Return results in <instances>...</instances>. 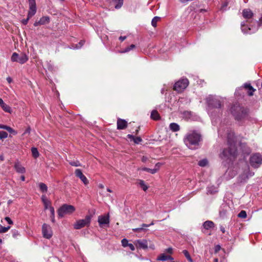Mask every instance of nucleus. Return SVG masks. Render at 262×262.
<instances>
[{
    "label": "nucleus",
    "mask_w": 262,
    "mask_h": 262,
    "mask_svg": "<svg viewBox=\"0 0 262 262\" xmlns=\"http://www.w3.org/2000/svg\"><path fill=\"white\" fill-rule=\"evenodd\" d=\"M228 147L223 149L222 152L220 154V157L224 159H235L237 155V148L235 142L232 138L228 135Z\"/></svg>",
    "instance_id": "obj_1"
},
{
    "label": "nucleus",
    "mask_w": 262,
    "mask_h": 262,
    "mask_svg": "<svg viewBox=\"0 0 262 262\" xmlns=\"http://www.w3.org/2000/svg\"><path fill=\"white\" fill-rule=\"evenodd\" d=\"M230 112L234 118L237 121H241L246 118L248 115L247 108L241 106L236 103L232 104L230 108Z\"/></svg>",
    "instance_id": "obj_2"
},
{
    "label": "nucleus",
    "mask_w": 262,
    "mask_h": 262,
    "mask_svg": "<svg viewBox=\"0 0 262 262\" xmlns=\"http://www.w3.org/2000/svg\"><path fill=\"white\" fill-rule=\"evenodd\" d=\"M201 140V135L195 131H190L185 136L184 141L190 148L198 145Z\"/></svg>",
    "instance_id": "obj_3"
},
{
    "label": "nucleus",
    "mask_w": 262,
    "mask_h": 262,
    "mask_svg": "<svg viewBox=\"0 0 262 262\" xmlns=\"http://www.w3.org/2000/svg\"><path fill=\"white\" fill-rule=\"evenodd\" d=\"M243 16L246 19L245 26L244 28L246 30H248V27H253V25L251 24H254V20L252 18L254 14L252 11L249 9H245L243 10Z\"/></svg>",
    "instance_id": "obj_4"
},
{
    "label": "nucleus",
    "mask_w": 262,
    "mask_h": 262,
    "mask_svg": "<svg viewBox=\"0 0 262 262\" xmlns=\"http://www.w3.org/2000/svg\"><path fill=\"white\" fill-rule=\"evenodd\" d=\"M254 24L256 26L254 27L253 26V27L251 28L250 27H248V30H246V29L244 28L245 23V22H242L241 23V29L242 32L245 34H252L258 30V27L260 26H262V16L259 19V21L254 20Z\"/></svg>",
    "instance_id": "obj_5"
},
{
    "label": "nucleus",
    "mask_w": 262,
    "mask_h": 262,
    "mask_svg": "<svg viewBox=\"0 0 262 262\" xmlns=\"http://www.w3.org/2000/svg\"><path fill=\"white\" fill-rule=\"evenodd\" d=\"M29 5V11L28 13L27 18L22 20L21 22L24 25H27L29 20L36 12V4L35 0H28Z\"/></svg>",
    "instance_id": "obj_6"
},
{
    "label": "nucleus",
    "mask_w": 262,
    "mask_h": 262,
    "mask_svg": "<svg viewBox=\"0 0 262 262\" xmlns=\"http://www.w3.org/2000/svg\"><path fill=\"white\" fill-rule=\"evenodd\" d=\"M75 210V207L71 205L64 204L58 210V215L62 217L66 214H70Z\"/></svg>",
    "instance_id": "obj_7"
},
{
    "label": "nucleus",
    "mask_w": 262,
    "mask_h": 262,
    "mask_svg": "<svg viewBox=\"0 0 262 262\" xmlns=\"http://www.w3.org/2000/svg\"><path fill=\"white\" fill-rule=\"evenodd\" d=\"M92 217V215H87L85 219L77 221L74 225V228L80 229L85 226H89L90 224Z\"/></svg>",
    "instance_id": "obj_8"
},
{
    "label": "nucleus",
    "mask_w": 262,
    "mask_h": 262,
    "mask_svg": "<svg viewBox=\"0 0 262 262\" xmlns=\"http://www.w3.org/2000/svg\"><path fill=\"white\" fill-rule=\"evenodd\" d=\"M189 81L186 78L180 79L176 82L173 86V90L178 93L182 92L188 85Z\"/></svg>",
    "instance_id": "obj_9"
},
{
    "label": "nucleus",
    "mask_w": 262,
    "mask_h": 262,
    "mask_svg": "<svg viewBox=\"0 0 262 262\" xmlns=\"http://www.w3.org/2000/svg\"><path fill=\"white\" fill-rule=\"evenodd\" d=\"M262 163V156L259 154H255L250 158V164L254 168H258Z\"/></svg>",
    "instance_id": "obj_10"
},
{
    "label": "nucleus",
    "mask_w": 262,
    "mask_h": 262,
    "mask_svg": "<svg viewBox=\"0 0 262 262\" xmlns=\"http://www.w3.org/2000/svg\"><path fill=\"white\" fill-rule=\"evenodd\" d=\"M11 59L13 62H17L20 64H23L27 62L28 58L26 54L21 53L18 54L15 52L12 54Z\"/></svg>",
    "instance_id": "obj_11"
},
{
    "label": "nucleus",
    "mask_w": 262,
    "mask_h": 262,
    "mask_svg": "<svg viewBox=\"0 0 262 262\" xmlns=\"http://www.w3.org/2000/svg\"><path fill=\"white\" fill-rule=\"evenodd\" d=\"M42 233L43 236L47 239H50L52 236V232L50 226L46 224H43L42 226Z\"/></svg>",
    "instance_id": "obj_12"
},
{
    "label": "nucleus",
    "mask_w": 262,
    "mask_h": 262,
    "mask_svg": "<svg viewBox=\"0 0 262 262\" xmlns=\"http://www.w3.org/2000/svg\"><path fill=\"white\" fill-rule=\"evenodd\" d=\"M109 214L106 215H100L98 216V222L99 225L101 227H102L105 225H108L110 223Z\"/></svg>",
    "instance_id": "obj_13"
},
{
    "label": "nucleus",
    "mask_w": 262,
    "mask_h": 262,
    "mask_svg": "<svg viewBox=\"0 0 262 262\" xmlns=\"http://www.w3.org/2000/svg\"><path fill=\"white\" fill-rule=\"evenodd\" d=\"M137 248L146 249L148 248L147 241L146 239H138L134 242Z\"/></svg>",
    "instance_id": "obj_14"
},
{
    "label": "nucleus",
    "mask_w": 262,
    "mask_h": 262,
    "mask_svg": "<svg viewBox=\"0 0 262 262\" xmlns=\"http://www.w3.org/2000/svg\"><path fill=\"white\" fill-rule=\"evenodd\" d=\"M208 104L209 106L213 108H221L222 103L220 100L212 98L208 100Z\"/></svg>",
    "instance_id": "obj_15"
},
{
    "label": "nucleus",
    "mask_w": 262,
    "mask_h": 262,
    "mask_svg": "<svg viewBox=\"0 0 262 262\" xmlns=\"http://www.w3.org/2000/svg\"><path fill=\"white\" fill-rule=\"evenodd\" d=\"M75 175L77 177L79 178L84 183V185H87L89 183V181L85 176H84L79 169H77L75 171Z\"/></svg>",
    "instance_id": "obj_16"
},
{
    "label": "nucleus",
    "mask_w": 262,
    "mask_h": 262,
    "mask_svg": "<svg viewBox=\"0 0 262 262\" xmlns=\"http://www.w3.org/2000/svg\"><path fill=\"white\" fill-rule=\"evenodd\" d=\"M14 167L16 171L18 173H24L26 172L25 168L21 165L18 160L15 162Z\"/></svg>",
    "instance_id": "obj_17"
},
{
    "label": "nucleus",
    "mask_w": 262,
    "mask_h": 262,
    "mask_svg": "<svg viewBox=\"0 0 262 262\" xmlns=\"http://www.w3.org/2000/svg\"><path fill=\"white\" fill-rule=\"evenodd\" d=\"M117 129H124L127 127V122L126 120L122 119H118L117 120Z\"/></svg>",
    "instance_id": "obj_18"
},
{
    "label": "nucleus",
    "mask_w": 262,
    "mask_h": 262,
    "mask_svg": "<svg viewBox=\"0 0 262 262\" xmlns=\"http://www.w3.org/2000/svg\"><path fill=\"white\" fill-rule=\"evenodd\" d=\"M154 224V223L153 222H152L149 224H143L141 225V227L133 229V230L136 232H145L147 230L144 228L148 227L150 226L151 225H153Z\"/></svg>",
    "instance_id": "obj_19"
},
{
    "label": "nucleus",
    "mask_w": 262,
    "mask_h": 262,
    "mask_svg": "<svg viewBox=\"0 0 262 262\" xmlns=\"http://www.w3.org/2000/svg\"><path fill=\"white\" fill-rule=\"evenodd\" d=\"M41 200L43 204L45 209H49V207L51 206V202L49 201L46 195H42L41 196Z\"/></svg>",
    "instance_id": "obj_20"
},
{
    "label": "nucleus",
    "mask_w": 262,
    "mask_h": 262,
    "mask_svg": "<svg viewBox=\"0 0 262 262\" xmlns=\"http://www.w3.org/2000/svg\"><path fill=\"white\" fill-rule=\"evenodd\" d=\"M244 87L248 90V95L251 96L253 95V93L255 91L254 89L250 83H246L244 84Z\"/></svg>",
    "instance_id": "obj_21"
},
{
    "label": "nucleus",
    "mask_w": 262,
    "mask_h": 262,
    "mask_svg": "<svg viewBox=\"0 0 262 262\" xmlns=\"http://www.w3.org/2000/svg\"><path fill=\"white\" fill-rule=\"evenodd\" d=\"M0 106L2 107L3 110L8 113H10L11 111V107L4 103V101L2 98H0Z\"/></svg>",
    "instance_id": "obj_22"
},
{
    "label": "nucleus",
    "mask_w": 262,
    "mask_h": 262,
    "mask_svg": "<svg viewBox=\"0 0 262 262\" xmlns=\"http://www.w3.org/2000/svg\"><path fill=\"white\" fill-rule=\"evenodd\" d=\"M214 227V224L211 221H207L203 224V227L207 230L212 228Z\"/></svg>",
    "instance_id": "obj_23"
},
{
    "label": "nucleus",
    "mask_w": 262,
    "mask_h": 262,
    "mask_svg": "<svg viewBox=\"0 0 262 262\" xmlns=\"http://www.w3.org/2000/svg\"><path fill=\"white\" fill-rule=\"evenodd\" d=\"M127 137L128 139L133 140L134 143L136 144H139L142 141V139L140 137H135L133 135L130 134H128Z\"/></svg>",
    "instance_id": "obj_24"
},
{
    "label": "nucleus",
    "mask_w": 262,
    "mask_h": 262,
    "mask_svg": "<svg viewBox=\"0 0 262 262\" xmlns=\"http://www.w3.org/2000/svg\"><path fill=\"white\" fill-rule=\"evenodd\" d=\"M169 259H172V257L165 254H162L157 258V260L162 261L168 260Z\"/></svg>",
    "instance_id": "obj_25"
},
{
    "label": "nucleus",
    "mask_w": 262,
    "mask_h": 262,
    "mask_svg": "<svg viewBox=\"0 0 262 262\" xmlns=\"http://www.w3.org/2000/svg\"><path fill=\"white\" fill-rule=\"evenodd\" d=\"M228 208V207L226 205L221 207L220 210V215L221 217H224L226 215Z\"/></svg>",
    "instance_id": "obj_26"
},
{
    "label": "nucleus",
    "mask_w": 262,
    "mask_h": 262,
    "mask_svg": "<svg viewBox=\"0 0 262 262\" xmlns=\"http://www.w3.org/2000/svg\"><path fill=\"white\" fill-rule=\"evenodd\" d=\"M169 128L172 132H178L180 130V126L176 123H171L169 125Z\"/></svg>",
    "instance_id": "obj_27"
},
{
    "label": "nucleus",
    "mask_w": 262,
    "mask_h": 262,
    "mask_svg": "<svg viewBox=\"0 0 262 262\" xmlns=\"http://www.w3.org/2000/svg\"><path fill=\"white\" fill-rule=\"evenodd\" d=\"M150 117L151 119L155 120H158L160 118V115L156 110H153L151 112Z\"/></svg>",
    "instance_id": "obj_28"
},
{
    "label": "nucleus",
    "mask_w": 262,
    "mask_h": 262,
    "mask_svg": "<svg viewBox=\"0 0 262 262\" xmlns=\"http://www.w3.org/2000/svg\"><path fill=\"white\" fill-rule=\"evenodd\" d=\"M115 4V8L117 9H120L123 4V0H113Z\"/></svg>",
    "instance_id": "obj_29"
},
{
    "label": "nucleus",
    "mask_w": 262,
    "mask_h": 262,
    "mask_svg": "<svg viewBox=\"0 0 262 262\" xmlns=\"http://www.w3.org/2000/svg\"><path fill=\"white\" fill-rule=\"evenodd\" d=\"M50 22V18L49 16H43L39 19V23L41 25H46Z\"/></svg>",
    "instance_id": "obj_30"
},
{
    "label": "nucleus",
    "mask_w": 262,
    "mask_h": 262,
    "mask_svg": "<svg viewBox=\"0 0 262 262\" xmlns=\"http://www.w3.org/2000/svg\"><path fill=\"white\" fill-rule=\"evenodd\" d=\"M39 187L40 190L43 192H47L48 190V187L45 183H40L39 184Z\"/></svg>",
    "instance_id": "obj_31"
},
{
    "label": "nucleus",
    "mask_w": 262,
    "mask_h": 262,
    "mask_svg": "<svg viewBox=\"0 0 262 262\" xmlns=\"http://www.w3.org/2000/svg\"><path fill=\"white\" fill-rule=\"evenodd\" d=\"M31 152H32V156L34 158H36L38 157L39 154L37 149L36 147H32Z\"/></svg>",
    "instance_id": "obj_32"
},
{
    "label": "nucleus",
    "mask_w": 262,
    "mask_h": 262,
    "mask_svg": "<svg viewBox=\"0 0 262 262\" xmlns=\"http://www.w3.org/2000/svg\"><path fill=\"white\" fill-rule=\"evenodd\" d=\"M217 191L216 188L214 186L208 187L207 188V193L214 194Z\"/></svg>",
    "instance_id": "obj_33"
},
{
    "label": "nucleus",
    "mask_w": 262,
    "mask_h": 262,
    "mask_svg": "<svg viewBox=\"0 0 262 262\" xmlns=\"http://www.w3.org/2000/svg\"><path fill=\"white\" fill-rule=\"evenodd\" d=\"M160 19V17L158 16H155L151 20V25L153 27H156L157 26V22Z\"/></svg>",
    "instance_id": "obj_34"
},
{
    "label": "nucleus",
    "mask_w": 262,
    "mask_h": 262,
    "mask_svg": "<svg viewBox=\"0 0 262 262\" xmlns=\"http://www.w3.org/2000/svg\"><path fill=\"white\" fill-rule=\"evenodd\" d=\"M143 170L150 172L152 174H154L157 171V169L154 168V169H150L149 168L144 167L142 169Z\"/></svg>",
    "instance_id": "obj_35"
},
{
    "label": "nucleus",
    "mask_w": 262,
    "mask_h": 262,
    "mask_svg": "<svg viewBox=\"0 0 262 262\" xmlns=\"http://www.w3.org/2000/svg\"><path fill=\"white\" fill-rule=\"evenodd\" d=\"M135 47H136L135 45L132 44L129 47H128L126 48L125 49H124V50L123 51H121V53H124L128 52L129 51H130L131 50L135 49Z\"/></svg>",
    "instance_id": "obj_36"
},
{
    "label": "nucleus",
    "mask_w": 262,
    "mask_h": 262,
    "mask_svg": "<svg viewBox=\"0 0 262 262\" xmlns=\"http://www.w3.org/2000/svg\"><path fill=\"white\" fill-rule=\"evenodd\" d=\"M207 164L208 161L206 159L200 160L198 163L199 165L201 167H204L207 165Z\"/></svg>",
    "instance_id": "obj_37"
},
{
    "label": "nucleus",
    "mask_w": 262,
    "mask_h": 262,
    "mask_svg": "<svg viewBox=\"0 0 262 262\" xmlns=\"http://www.w3.org/2000/svg\"><path fill=\"white\" fill-rule=\"evenodd\" d=\"M69 164L71 166H75V167H78V166H81L80 163L79 162V161H77V160L70 161V162H69Z\"/></svg>",
    "instance_id": "obj_38"
},
{
    "label": "nucleus",
    "mask_w": 262,
    "mask_h": 262,
    "mask_svg": "<svg viewBox=\"0 0 262 262\" xmlns=\"http://www.w3.org/2000/svg\"><path fill=\"white\" fill-rule=\"evenodd\" d=\"M181 114L186 118H189L191 116V112L189 111H185L182 112Z\"/></svg>",
    "instance_id": "obj_39"
},
{
    "label": "nucleus",
    "mask_w": 262,
    "mask_h": 262,
    "mask_svg": "<svg viewBox=\"0 0 262 262\" xmlns=\"http://www.w3.org/2000/svg\"><path fill=\"white\" fill-rule=\"evenodd\" d=\"M10 226L3 227L2 225H0V233H6L10 229Z\"/></svg>",
    "instance_id": "obj_40"
},
{
    "label": "nucleus",
    "mask_w": 262,
    "mask_h": 262,
    "mask_svg": "<svg viewBox=\"0 0 262 262\" xmlns=\"http://www.w3.org/2000/svg\"><path fill=\"white\" fill-rule=\"evenodd\" d=\"M238 217L245 219L247 217V213L245 210H242L238 214Z\"/></svg>",
    "instance_id": "obj_41"
},
{
    "label": "nucleus",
    "mask_w": 262,
    "mask_h": 262,
    "mask_svg": "<svg viewBox=\"0 0 262 262\" xmlns=\"http://www.w3.org/2000/svg\"><path fill=\"white\" fill-rule=\"evenodd\" d=\"M8 137V134L7 132L4 131H1L0 130V139H4Z\"/></svg>",
    "instance_id": "obj_42"
},
{
    "label": "nucleus",
    "mask_w": 262,
    "mask_h": 262,
    "mask_svg": "<svg viewBox=\"0 0 262 262\" xmlns=\"http://www.w3.org/2000/svg\"><path fill=\"white\" fill-rule=\"evenodd\" d=\"M139 184L144 191H146L148 189V187L145 184L143 180L140 181Z\"/></svg>",
    "instance_id": "obj_43"
},
{
    "label": "nucleus",
    "mask_w": 262,
    "mask_h": 262,
    "mask_svg": "<svg viewBox=\"0 0 262 262\" xmlns=\"http://www.w3.org/2000/svg\"><path fill=\"white\" fill-rule=\"evenodd\" d=\"M121 243L124 247H127L129 244L128 240L126 239V238H123V239H122Z\"/></svg>",
    "instance_id": "obj_44"
},
{
    "label": "nucleus",
    "mask_w": 262,
    "mask_h": 262,
    "mask_svg": "<svg viewBox=\"0 0 262 262\" xmlns=\"http://www.w3.org/2000/svg\"><path fill=\"white\" fill-rule=\"evenodd\" d=\"M6 130L10 133L14 134H16V132L12 128H11L10 126H8Z\"/></svg>",
    "instance_id": "obj_45"
},
{
    "label": "nucleus",
    "mask_w": 262,
    "mask_h": 262,
    "mask_svg": "<svg viewBox=\"0 0 262 262\" xmlns=\"http://www.w3.org/2000/svg\"><path fill=\"white\" fill-rule=\"evenodd\" d=\"M49 209L51 212L52 216L54 217V208L52 206H50L49 207ZM54 219H53L52 220V221L54 222Z\"/></svg>",
    "instance_id": "obj_46"
},
{
    "label": "nucleus",
    "mask_w": 262,
    "mask_h": 262,
    "mask_svg": "<svg viewBox=\"0 0 262 262\" xmlns=\"http://www.w3.org/2000/svg\"><path fill=\"white\" fill-rule=\"evenodd\" d=\"M182 253H183V254L185 255V256L186 257V258H187L190 255L188 251L186 250H184L183 251H182Z\"/></svg>",
    "instance_id": "obj_47"
},
{
    "label": "nucleus",
    "mask_w": 262,
    "mask_h": 262,
    "mask_svg": "<svg viewBox=\"0 0 262 262\" xmlns=\"http://www.w3.org/2000/svg\"><path fill=\"white\" fill-rule=\"evenodd\" d=\"M12 232L13 236L14 237H16L19 235L18 232L16 230H12Z\"/></svg>",
    "instance_id": "obj_48"
},
{
    "label": "nucleus",
    "mask_w": 262,
    "mask_h": 262,
    "mask_svg": "<svg viewBox=\"0 0 262 262\" xmlns=\"http://www.w3.org/2000/svg\"><path fill=\"white\" fill-rule=\"evenodd\" d=\"M5 220L8 222L9 224H13V222L9 217H6Z\"/></svg>",
    "instance_id": "obj_49"
},
{
    "label": "nucleus",
    "mask_w": 262,
    "mask_h": 262,
    "mask_svg": "<svg viewBox=\"0 0 262 262\" xmlns=\"http://www.w3.org/2000/svg\"><path fill=\"white\" fill-rule=\"evenodd\" d=\"M127 246L129 247V248L132 251H134L135 249L134 245L132 244L129 243Z\"/></svg>",
    "instance_id": "obj_50"
},
{
    "label": "nucleus",
    "mask_w": 262,
    "mask_h": 262,
    "mask_svg": "<svg viewBox=\"0 0 262 262\" xmlns=\"http://www.w3.org/2000/svg\"><path fill=\"white\" fill-rule=\"evenodd\" d=\"M228 3L227 2H225L223 4L222 6V9H225L226 7L228 6Z\"/></svg>",
    "instance_id": "obj_51"
},
{
    "label": "nucleus",
    "mask_w": 262,
    "mask_h": 262,
    "mask_svg": "<svg viewBox=\"0 0 262 262\" xmlns=\"http://www.w3.org/2000/svg\"><path fill=\"white\" fill-rule=\"evenodd\" d=\"M166 251L167 253L171 254L172 253V248H168L166 250Z\"/></svg>",
    "instance_id": "obj_52"
},
{
    "label": "nucleus",
    "mask_w": 262,
    "mask_h": 262,
    "mask_svg": "<svg viewBox=\"0 0 262 262\" xmlns=\"http://www.w3.org/2000/svg\"><path fill=\"white\" fill-rule=\"evenodd\" d=\"M7 126H7V125L0 124V128L4 129L6 130L7 128Z\"/></svg>",
    "instance_id": "obj_53"
},
{
    "label": "nucleus",
    "mask_w": 262,
    "mask_h": 262,
    "mask_svg": "<svg viewBox=\"0 0 262 262\" xmlns=\"http://www.w3.org/2000/svg\"><path fill=\"white\" fill-rule=\"evenodd\" d=\"M126 38V37L125 36H120L119 37V39L121 41H124Z\"/></svg>",
    "instance_id": "obj_54"
},
{
    "label": "nucleus",
    "mask_w": 262,
    "mask_h": 262,
    "mask_svg": "<svg viewBox=\"0 0 262 262\" xmlns=\"http://www.w3.org/2000/svg\"><path fill=\"white\" fill-rule=\"evenodd\" d=\"M254 173L253 172H249L248 174H247V177H252L254 175Z\"/></svg>",
    "instance_id": "obj_55"
},
{
    "label": "nucleus",
    "mask_w": 262,
    "mask_h": 262,
    "mask_svg": "<svg viewBox=\"0 0 262 262\" xmlns=\"http://www.w3.org/2000/svg\"><path fill=\"white\" fill-rule=\"evenodd\" d=\"M30 130H31V129L30 127H28L26 129V130H25L24 134H29L30 133Z\"/></svg>",
    "instance_id": "obj_56"
},
{
    "label": "nucleus",
    "mask_w": 262,
    "mask_h": 262,
    "mask_svg": "<svg viewBox=\"0 0 262 262\" xmlns=\"http://www.w3.org/2000/svg\"><path fill=\"white\" fill-rule=\"evenodd\" d=\"M189 261V262H193L192 259L191 258V256H189L188 257L186 258Z\"/></svg>",
    "instance_id": "obj_57"
},
{
    "label": "nucleus",
    "mask_w": 262,
    "mask_h": 262,
    "mask_svg": "<svg viewBox=\"0 0 262 262\" xmlns=\"http://www.w3.org/2000/svg\"><path fill=\"white\" fill-rule=\"evenodd\" d=\"M38 25H41L39 23V20L38 21H35L34 23V26H37Z\"/></svg>",
    "instance_id": "obj_58"
},
{
    "label": "nucleus",
    "mask_w": 262,
    "mask_h": 262,
    "mask_svg": "<svg viewBox=\"0 0 262 262\" xmlns=\"http://www.w3.org/2000/svg\"><path fill=\"white\" fill-rule=\"evenodd\" d=\"M84 43V41H83V40H81V41L79 42V44L80 45V47H82V46L83 45Z\"/></svg>",
    "instance_id": "obj_59"
},
{
    "label": "nucleus",
    "mask_w": 262,
    "mask_h": 262,
    "mask_svg": "<svg viewBox=\"0 0 262 262\" xmlns=\"http://www.w3.org/2000/svg\"><path fill=\"white\" fill-rule=\"evenodd\" d=\"M7 80L9 83H11L12 81L11 78L9 77L7 78Z\"/></svg>",
    "instance_id": "obj_60"
},
{
    "label": "nucleus",
    "mask_w": 262,
    "mask_h": 262,
    "mask_svg": "<svg viewBox=\"0 0 262 262\" xmlns=\"http://www.w3.org/2000/svg\"><path fill=\"white\" fill-rule=\"evenodd\" d=\"M0 160L2 161L4 160V157L3 155H1L0 156Z\"/></svg>",
    "instance_id": "obj_61"
},
{
    "label": "nucleus",
    "mask_w": 262,
    "mask_h": 262,
    "mask_svg": "<svg viewBox=\"0 0 262 262\" xmlns=\"http://www.w3.org/2000/svg\"><path fill=\"white\" fill-rule=\"evenodd\" d=\"M20 179L21 181H24L25 180V177L24 176H21L20 177Z\"/></svg>",
    "instance_id": "obj_62"
},
{
    "label": "nucleus",
    "mask_w": 262,
    "mask_h": 262,
    "mask_svg": "<svg viewBox=\"0 0 262 262\" xmlns=\"http://www.w3.org/2000/svg\"><path fill=\"white\" fill-rule=\"evenodd\" d=\"M99 188L103 189L104 188V186L102 184H99L98 185Z\"/></svg>",
    "instance_id": "obj_63"
},
{
    "label": "nucleus",
    "mask_w": 262,
    "mask_h": 262,
    "mask_svg": "<svg viewBox=\"0 0 262 262\" xmlns=\"http://www.w3.org/2000/svg\"><path fill=\"white\" fill-rule=\"evenodd\" d=\"M221 230L222 231L223 233H225V229L223 227H221Z\"/></svg>",
    "instance_id": "obj_64"
}]
</instances>
